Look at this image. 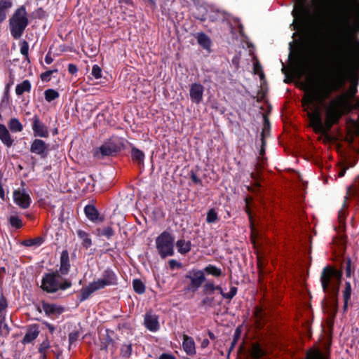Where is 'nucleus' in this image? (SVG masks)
I'll return each instance as SVG.
<instances>
[{
    "instance_id": "c9c22d12",
    "label": "nucleus",
    "mask_w": 359,
    "mask_h": 359,
    "mask_svg": "<svg viewBox=\"0 0 359 359\" xmlns=\"http://www.w3.org/2000/svg\"><path fill=\"white\" fill-rule=\"evenodd\" d=\"M8 127L12 133L22 132L23 126L18 118H11L8 122Z\"/></svg>"
},
{
    "instance_id": "8fccbe9b",
    "label": "nucleus",
    "mask_w": 359,
    "mask_h": 359,
    "mask_svg": "<svg viewBox=\"0 0 359 359\" xmlns=\"http://www.w3.org/2000/svg\"><path fill=\"white\" fill-rule=\"evenodd\" d=\"M80 335H81V332L79 330H74L73 332H72L69 334L68 338H69V346L78 340Z\"/></svg>"
},
{
    "instance_id": "5fc2aeb1",
    "label": "nucleus",
    "mask_w": 359,
    "mask_h": 359,
    "mask_svg": "<svg viewBox=\"0 0 359 359\" xmlns=\"http://www.w3.org/2000/svg\"><path fill=\"white\" fill-rule=\"evenodd\" d=\"M57 72V69H55L53 70H48L43 73H42L40 76L41 79L43 81L48 82L50 80V76L54 73Z\"/></svg>"
},
{
    "instance_id": "cd10ccee",
    "label": "nucleus",
    "mask_w": 359,
    "mask_h": 359,
    "mask_svg": "<svg viewBox=\"0 0 359 359\" xmlns=\"http://www.w3.org/2000/svg\"><path fill=\"white\" fill-rule=\"evenodd\" d=\"M42 308L47 316H50L55 313L60 314L64 311L63 307L58 306L56 304H49L45 302H42Z\"/></svg>"
},
{
    "instance_id": "a878e982",
    "label": "nucleus",
    "mask_w": 359,
    "mask_h": 359,
    "mask_svg": "<svg viewBox=\"0 0 359 359\" xmlns=\"http://www.w3.org/2000/svg\"><path fill=\"white\" fill-rule=\"evenodd\" d=\"M202 271H203L204 276H212L214 278H218L219 277L224 276V274L222 271V270L217 267L215 265L213 264H208L205 266L203 269H201Z\"/></svg>"
},
{
    "instance_id": "9d476101",
    "label": "nucleus",
    "mask_w": 359,
    "mask_h": 359,
    "mask_svg": "<svg viewBox=\"0 0 359 359\" xmlns=\"http://www.w3.org/2000/svg\"><path fill=\"white\" fill-rule=\"evenodd\" d=\"M295 20H298L300 25H302L310 16V9L306 5L305 0L300 1L294 8L292 12Z\"/></svg>"
},
{
    "instance_id": "c03bdc74",
    "label": "nucleus",
    "mask_w": 359,
    "mask_h": 359,
    "mask_svg": "<svg viewBox=\"0 0 359 359\" xmlns=\"http://www.w3.org/2000/svg\"><path fill=\"white\" fill-rule=\"evenodd\" d=\"M219 220V217L217 212L214 208H211L208 210L206 216V222L208 224L215 223Z\"/></svg>"
},
{
    "instance_id": "69168bd1",
    "label": "nucleus",
    "mask_w": 359,
    "mask_h": 359,
    "mask_svg": "<svg viewBox=\"0 0 359 359\" xmlns=\"http://www.w3.org/2000/svg\"><path fill=\"white\" fill-rule=\"evenodd\" d=\"M68 72L71 74H75L78 72V67L74 64H69L68 65Z\"/></svg>"
},
{
    "instance_id": "09e8293b",
    "label": "nucleus",
    "mask_w": 359,
    "mask_h": 359,
    "mask_svg": "<svg viewBox=\"0 0 359 359\" xmlns=\"http://www.w3.org/2000/svg\"><path fill=\"white\" fill-rule=\"evenodd\" d=\"M253 71L255 74L259 75L261 80L265 79V75L262 70V67L258 60H257L256 62H255L253 65Z\"/></svg>"
},
{
    "instance_id": "bb28decb",
    "label": "nucleus",
    "mask_w": 359,
    "mask_h": 359,
    "mask_svg": "<svg viewBox=\"0 0 359 359\" xmlns=\"http://www.w3.org/2000/svg\"><path fill=\"white\" fill-rule=\"evenodd\" d=\"M130 156L132 161L134 163L137 164L139 166L144 165L145 155L142 150L132 146Z\"/></svg>"
},
{
    "instance_id": "bf43d9fd",
    "label": "nucleus",
    "mask_w": 359,
    "mask_h": 359,
    "mask_svg": "<svg viewBox=\"0 0 359 359\" xmlns=\"http://www.w3.org/2000/svg\"><path fill=\"white\" fill-rule=\"evenodd\" d=\"M9 77H10V81L6 85L5 90H4V94H5L6 97H7L8 95L10 88L14 83V76L13 75V74L11 72H10Z\"/></svg>"
},
{
    "instance_id": "49530a36",
    "label": "nucleus",
    "mask_w": 359,
    "mask_h": 359,
    "mask_svg": "<svg viewBox=\"0 0 359 359\" xmlns=\"http://www.w3.org/2000/svg\"><path fill=\"white\" fill-rule=\"evenodd\" d=\"M132 344H123L120 351L121 356L123 358H128L131 355L132 353Z\"/></svg>"
},
{
    "instance_id": "393cba45",
    "label": "nucleus",
    "mask_w": 359,
    "mask_h": 359,
    "mask_svg": "<svg viewBox=\"0 0 359 359\" xmlns=\"http://www.w3.org/2000/svg\"><path fill=\"white\" fill-rule=\"evenodd\" d=\"M266 354V351L262 346L256 342L252 343L250 349V355L251 359H262Z\"/></svg>"
},
{
    "instance_id": "72a5a7b5",
    "label": "nucleus",
    "mask_w": 359,
    "mask_h": 359,
    "mask_svg": "<svg viewBox=\"0 0 359 359\" xmlns=\"http://www.w3.org/2000/svg\"><path fill=\"white\" fill-rule=\"evenodd\" d=\"M96 233L98 236L106 237L108 240L111 239L115 234V231L112 226H108L103 228H97L96 229Z\"/></svg>"
},
{
    "instance_id": "58836bf2",
    "label": "nucleus",
    "mask_w": 359,
    "mask_h": 359,
    "mask_svg": "<svg viewBox=\"0 0 359 359\" xmlns=\"http://www.w3.org/2000/svg\"><path fill=\"white\" fill-rule=\"evenodd\" d=\"M133 287L134 291L138 294H142L145 292V285L140 279L136 278L133 280Z\"/></svg>"
},
{
    "instance_id": "c756f323",
    "label": "nucleus",
    "mask_w": 359,
    "mask_h": 359,
    "mask_svg": "<svg viewBox=\"0 0 359 359\" xmlns=\"http://www.w3.org/2000/svg\"><path fill=\"white\" fill-rule=\"evenodd\" d=\"M12 6L11 0H0V24L6 20L8 10Z\"/></svg>"
},
{
    "instance_id": "423d86ee",
    "label": "nucleus",
    "mask_w": 359,
    "mask_h": 359,
    "mask_svg": "<svg viewBox=\"0 0 359 359\" xmlns=\"http://www.w3.org/2000/svg\"><path fill=\"white\" fill-rule=\"evenodd\" d=\"M124 148V140L117 136H112L107 140L100 147L94 149L93 156L99 159L105 156H115Z\"/></svg>"
},
{
    "instance_id": "f03ea898",
    "label": "nucleus",
    "mask_w": 359,
    "mask_h": 359,
    "mask_svg": "<svg viewBox=\"0 0 359 359\" xmlns=\"http://www.w3.org/2000/svg\"><path fill=\"white\" fill-rule=\"evenodd\" d=\"M358 84V78L353 79L348 92L330 101L325 110V122L323 121L321 114L318 109L308 113L311 126L316 134L327 135L332 126L339 123L342 116L341 107L348 105L349 99L355 97Z\"/></svg>"
},
{
    "instance_id": "e2e57ef3",
    "label": "nucleus",
    "mask_w": 359,
    "mask_h": 359,
    "mask_svg": "<svg viewBox=\"0 0 359 359\" xmlns=\"http://www.w3.org/2000/svg\"><path fill=\"white\" fill-rule=\"evenodd\" d=\"M169 267L170 269L173 270L175 269H179L182 267V264L177 262L175 259H170L168 262Z\"/></svg>"
},
{
    "instance_id": "f257e3e1",
    "label": "nucleus",
    "mask_w": 359,
    "mask_h": 359,
    "mask_svg": "<svg viewBox=\"0 0 359 359\" xmlns=\"http://www.w3.org/2000/svg\"><path fill=\"white\" fill-rule=\"evenodd\" d=\"M318 29L310 40V46L317 58L322 59L325 53L332 56L334 65V73L329 81L324 82L318 90L312 88L303 99V106L309 107L316 101H324L330 98L333 92L339 90L346 83V73L351 65L359 67V40H355L353 47L347 34L344 33L337 38V43H327V38Z\"/></svg>"
},
{
    "instance_id": "1a4fd4ad",
    "label": "nucleus",
    "mask_w": 359,
    "mask_h": 359,
    "mask_svg": "<svg viewBox=\"0 0 359 359\" xmlns=\"http://www.w3.org/2000/svg\"><path fill=\"white\" fill-rule=\"evenodd\" d=\"M185 278L189 280V283L185 287V290L191 292H196L208 280L206 276L203 275V271L196 269L190 270L185 275Z\"/></svg>"
},
{
    "instance_id": "37998d69",
    "label": "nucleus",
    "mask_w": 359,
    "mask_h": 359,
    "mask_svg": "<svg viewBox=\"0 0 359 359\" xmlns=\"http://www.w3.org/2000/svg\"><path fill=\"white\" fill-rule=\"evenodd\" d=\"M241 329L240 327L236 328L234 333H233V340H232V341L231 343V346L229 348V353H230L233 350V348L236 346V345L237 344L239 339L241 338Z\"/></svg>"
},
{
    "instance_id": "680f3d73",
    "label": "nucleus",
    "mask_w": 359,
    "mask_h": 359,
    "mask_svg": "<svg viewBox=\"0 0 359 359\" xmlns=\"http://www.w3.org/2000/svg\"><path fill=\"white\" fill-rule=\"evenodd\" d=\"M346 277H351V274L353 273V271L351 269V259H348L346 262Z\"/></svg>"
},
{
    "instance_id": "20e7f679",
    "label": "nucleus",
    "mask_w": 359,
    "mask_h": 359,
    "mask_svg": "<svg viewBox=\"0 0 359 359\" xmlns=\"http://www.w3.org/2000/svg\"><path fill=\"white\" fill-rule=\"evenodd\" d=\"M72 285L69 279L61 276L58 271L46 273L42 277L41 289L47 293H55L59 290H65Z\"/></svg>"
},
{
    "instance_id": "2f4dec72",
    "label": "nucleus",
    "mask_w": 359,
    "mask_h": 359,
    "mask_svg": "<svg viewBox=\"0 0 359 359\" xmlns=\"http://www.w3.org/2000/svg\"><path fill=\"white\" fill-rule=\"evenodd\" d=\"M175 245L178 252L181 255H186L191 250V243L189 241H186L184 239H180L176 242Z\"/></svg>"
},
{
    "instance_id": "a19ab883",
    "label": "nucleus",
    "mask_w": 359,
    "mask_h": 359,
    "mask_svg": "<svg viewBox=\"0 0 359 359\" xmlns=\"http://www.w3.org/2000/svg\"><path fill=\"white\" fill-rule=\"evenodd\" d=\"M59 96L60 94L56 90L48 88L44 91L45 100L48 102L56 100Z\"/></svg>"
},
{
    "instance_id": "6ab92c4d",
    "label": "nucleus",
    "mask_w": 359,
    "mask_h": 359,
    "mask_svg": "<svg viewBox=\"0 0 359 359\" xmlns=\"http://www.w3.org/2000/svg\"><path fill=\"white\" fill-rule=\"evenodd\" d=\"M305 359H330V351L327 348L325 352L318 348L309 350L306 354Z\"/></svg>"
},
{
    "instance_id": "ea45409f",
    "label": "nucleus",
    "mask_w": 359,
    "mask_h": 359,
    "mask_svg": "<svg viewBox=\"0 0 359 359\" xmlns=\"http://www.w3.org/2000/svg\"><path fill=\"white\" fill-rule=\"evenodd\" d=\"M44 241H45L44 238L38 236L34 238L25 240L23 241L22 244L27 247H31V246H34V245L40 246L41 245H42L44 243Z\"/></svg>"
},
{
    "instance_id": "aec40b11",
    "label": "nucleus",
    "mask_w": 359,
    "mask_h": 359,
    "mask_svg": "<svg viewBox=\"0 0 359 359\" xmlns=\"http://www.w3.org/2000/svg\"><path fill=\"white\" fill-rule=\"evenodd\" d=\"M0 140L8 148L12 147L14 142V139L12 137L8 129L2 123H0Z\"/></svg>"
},
{
    "instance_id": "864d4df0",
    "label": "nucleus",
    "mask_w": 359,
    "mask_h": 359,
    "mask_svg": "<svg viewBox=\"0 0 359 359\" xmlns=\"http://www.w3.org/2000/svg\"><path fill=\"white\" fill-rule=\"evenodd\" d=\"M269 130H270V122L268 119V118L264 116V126L262 130L261 134H263L264 132V137L266 138L268 135H269Z\"/></svg>"
},
{
    "instance_id": "7c9ffc66",
    "label": "nucleus",
    "mask_w": 359,
    "mask_h": 359,
    "mask_svg": "<svg viewBox=\"0 0 359 359\" xmlns=\"http://www.w3.org/2000/svg\"><path fill=\"white\" fill-rule=\"evenodd\" d=\"M222 304V301L217 302L216 297H210L208 296H203V298L201 299L199 306L201 308H213L216 305H220Z\"/></svg>"
},
{
    "instance_id": "9b49d317",
    "label": "nucleus",
    "mask_w": 359,
    "mask_h": 359,
    "mask_svg": "<svg viewBox=\"0 0 359 359\" xmlns=\"http://www.w3.org/2000/svg\"><path fill=\"white\" fill-rule=\"evenodd\" d=\"M100 289H104L107 286L116 285L118 284V278L115 272L109 268L105 269L102 278L95 281Z\"/></svg>"
},
{
    "instance_id": "4d7b16f0",
    "label": "nucleus",
    "mask_w": 359,
    "mask_h": 359,
    "mask_svg": "<svg viewBox=\"0 0 359 359\" xmlns=\"http://www.w3.org/2000/svg\"><path fill=\"white\" fill-rule=\"evenodd\" d=\"M237 291H238V289L236 287L231 286L230 287V291L227 293H225V295H224V299L231 300L236 295Z\"/></svg>"
},
{
    "instance_id": "0eeeda50",
    "label": "nucleus",
    "mask_w": 359,
    "mask_h": 359,
    "mask_svg": "<svg viewBox=\"0 0 359 359\" xmlns=\"http://www.w3.org/2000/svg\"><path fill=\"white\" fill-rule=\"evenodd\" d=\"M342 273L335 267L327 265L320 274V283L324 292H329L334 286L338 285L341 281Z\"/></svg>"
},
{
    "instance_id": "6e6d98bb",
    "label": "nucleus",
    "mask_w": 359,
    "mask_h": 359,
    "mask_svg": "<svg viewBox=\"0 0 359 359\" xmlns=\"http://www.w3.org/2000/svg\"><path fill=\"white\" fill-rule=\"evenodd\" d=\"M91 74L95 79H100L102 77V69L97 65H94L92 68Z\"/></svg>"
},
{
    "instance_id": "e433bc0d",
    "label": "nucleus",
    "mask_w": 359,
    "mask_h": 359,
    "mask_svg": "<svg viewBox=\"0 0 359 359\" xmlns=\"http://www.w3.org/2000/svg\"><path fill=\"white\" fill-rule=\"evenodd\" d=\"M198 44L205 49H208L211 46L210 38L204 32H199L196 36Z\"/></svg>"
},
{
    "instance_id": "dca6fc26",
    "label": "nucleus",
    "mask_w": 359,
    "mask_h": 359,
    "mask_svg": "<svg viewBox=\"0 0 359 359\" xmlns=\"http://www.w3.org/2000/svg\"><path fill=\"white\" fill-rule=\"evenodd\" d=\"M86 217L92 222H102L104 219L103 216H100L97 209L95 205L88 204L84 208Z\"/></svg>"
},
{
    "instance_id": "2eb2a0df",
    "label": "nucleus",
    "mask_w": 359,
    "mask_h": 359,
    "mask_svg": "<svg viewBox=\"0 0 359 359\" xmlns=\"http://www.w3.org/2000/svg\"><path fill=\"white\" fill-rule=\"evenodd\" d=\"M204 87L201 83H194L191 85L189 95L192 102L199 104L203 100Z\"/></svg>"
},
{
    "instance_id": "13d9d810",
    "label": "nucleus",
    "mask_w": 359,
    "mask_h": 359,
    "mask_svg": "<svg viewBox=\"0 0 359 359\" xmlns=\"http://www.w3.org/2000/svg\"><path fill=\"white\" fill-rule=\"evenodd\" d=\"M7 307H8L7 299L4 296V294H1V298H0V314H2V313L7 309Z\"/></svg>"
},
{
    "instance_id": "5701e85b",
    "label": "nucleus",
    "mask_w": 359,
    "mask_h": 359,
    "mask_svg": "<svg viewBox=\"0 0 359 359\" xmlns=\"http://www.w3.org/2000/svg\"><path fill=\"white\" fill-rule=\"evenodd\" d=\"M144 325L151 332H156L159 329L158 318L155 315L146 313L144 316Z\"/></svg>"
},
{
    "instance_id": "39448f33",
    "label": "nucleus",
    "mask_w": 359,
    "mask_h": 359,
    "mask_svg": "<svg viewBox=\"0 0 359 359\" xmlns=\"http://www.w3.org/2000/svg\"><path fill=\"white\" fill-rule=\"evenodd\" d=\"M28 14L24 5L18 8L8 20V28L14 39H20L29 25Z\"/></svg>"
},
{
    "instance_id": "a211bd4d",
    "label": "nucleus",
    "mask_w": 359,
    "mask_h": 359,
    "mask_svg": "<svg viewBox=\"0 0 359 359\" xmlns=\"http://www.w3.org/2000/svg\"><path fill=\"white\" fill-rule=\"evenodd\" d=\"M70 270L69 252L67 250H62L60 259L59 273L61 276H66Z\"/></svg>"
},
{
    "instance_id": "c85d7f7f",
    "label": "nucleus",
    "mask_w": 359,
    "mask_h": 359,
    "mask_svg": "<svg viewBox=\"0 0 359 359\" xmlns=\"http://www.w3.org/2000/svg\"><path fill=\"white\" fill-rule=\"evenodd\" d=\"M8 222L15 229H20L23 226L22 219L16 211L11 212V215L8 217Z\"/></svg>"
},
{
    "instance_id": "4c0bfd02",
    "label": "nucleus",
    "mask_w": 359,
    "mask_h": 359,
    "mask_svg": "<svg viewBox=\"0 0 359 359\" xmlns=\"http://www.w3.org/2000/svg\"><path fill=\"white\" fill-rule=\"evenodd\" d=\"M201 292L203 296L208 294H215V290L214 281L208 280L203 285Z\"/></svg>"
},
{
    "instance_id": "6e6552de",
    "label": "nucleus",
    "mask_w": 359,
    "mask_h": 359,
    "mask_svg": "<svg viewBox=\"0 0 359 359\" xmlns=\"http://www.w3.org/2000/svg\"><path fill=\"white\" fill-rule=\"evenodd\" d=\"M174 238L172 235L164 231L156 239V248L162 259L174 255Z\"/></svg>"
},
{
    "instance_id": "603ef678",
    "label": "nucleus",
    "mask_w": 359,
    "mask_h": 359,
    "mask_svg": "<svg viewBox=\"0 0 359 359\" xmlns=\"http://www.w3.org/2000/svg\"><path fill=\"white\" fill-rule=\"evenodd\" d=\"M11 330V327L4 321L1 327H0V335L6 338L9 335Z\"/></svg>"
},
{
    "instance_id": "4468645a",
    "label": "nucleus",
    "mask_w": 359,
    "mask_h": 359,
    "mask_svg": "<svg viewBox=\"0 0 359 359\" xmlns=\"http://www.w3.org/2000/svg\"><path fill=\"white\" fill-rule=\"evenodd\" d=\"M13 201L21 208L27 209L31 203V198L29 195L20 190L13 191Z\"/></svg>"
},
{
    "instance_id": "b1692460",
    "label": "nucleus",
    "mask_w": 359,
    "mask_h": 359,
    "mask_svg": "<svg viewBox=\"0 0 359 359\" xmlns=\"http://www.w3.org/2000/svg\"><path fill=\"white\" fill-rule=\"evenodd\" d=\"M38 328L39 326L36 324L30 325L22 339V343L25 344H29L36 339L39 334Z\"/></svg>"
},
{
    "instance_id": "473e14b6",
    "label": "nucleus",
    "mask_w": 359,
    "mask_h": 359,
    "mask_svg": "<svg viewBox=\"0 0 359 359\" xmlns=\"http://www.w3.org/2000/svg\"><path fill=\"white\" fill-rule=\"evenodd\" d=\"M76 233L79 239L82 241L81 245L84 248L88 249L92 245V239L89 233L81 229L77 230Z\"/></svg>"
},
{
    "instance_id": "3c124183",
    "label": "nucleus",
    "mask_w": 359,
    "mask_h": 359,
    "mask_svg": "<svg viewBox=\"0 0 359 359\" xmlns=\"http://www.w3.org/2000/svg\"><path fill=\"white\" fill-rule=\"evenodd\" d=\"M47 16L46 12L42 8H39L32 13V17L34 19H44Z\"/></svg>"
},
{
    "instance_id": "052dcab7",
    "label": "nucleus",
    "mask_w": 359,
    "mask_h": 359,
    "mask_svg": "<svg viewBox=\"0 0 359 359\" xmlns=\"http://www.w3.org/2000/svg\"><path fill=\"white\" fill-rule=\"evenodd\" d=\"M190 179L196 184H203L202 180L196 175V172L193 170L190 171Z\"/></svg>"
},
{
    "instance_id": "a18cd8bd",
    "label": "nucleus",
    "mask_w": 359,
    "mask_h": 359,
    "mask_svg": "<svg viewBox=\"0 0 359 359\" xmlns=\"http://www.w3.org/2000/svg\"><path fill=\"white\" fill-rule=\"evenodd\" d=\"M352 294L351 284L350 282L346 281L345 283L344 289L343 290V299L344 301H350Z\"/></svg>"
},
{
    "instance_id": "f3484780",
    "label": "nucleus",
    "mask_w": 359,
    "mask_h": 359,
    "mask_svg": "<svg viewBox=\"0 0 359 359\" xmlns=\"http://www.w3.org/2000/svg\"><path fill=\"white\" fill-rule=\"evenodd\" d=\"M99 290L100 289L95 281L90 283L85 287H82L80 290V294L78 297L79 302L81 303L86 301L93 292Z\"/></svg>"
},
{
    "instance_id": "338daca9",
    "label": "nucleus",
    "mask_w": 359,
    "mask_h": 359,
    "mask_svg": "<svg viewBox=\"0 0 359 359\" xmlns=\"http://www.w3.org/2000/svg\"><path fill=\"white\" fill-rule=\"evenodd\" d=\"M43 324L47 327V329L48 330V331L50 332V334L54 333V332L55 330V327L53 325H52L46 321H43Z\"/></svg>"
},
{
    "instance_id": "de8ad7c7",
    "label": "nucleus",
    "mask_w": 359,
    "mask_h": 359,
    "mask_svg": "<svg viewBox=\"0 0 359 359\" xmlns=\"http://www.w3.org/2000/svg\"><path fill=\"white\" fill-rule=\"evenodd\" d=\"M20 53L25 57L26 60H29L28 52H29V43L27 41L22 40L20 43Z\"/></svg>"
},
{
    "instance_id": "ddd939ff",
    "label": "nucleus",
    "mask_w": 359,
    "mask_h": 359,
    "mask_svg": "<svg viewBox=\"0 0 359 359\" xmlns=\"http://www.w3.org/2000/svg\"><path fill=\"white\" fill-rule=\"evenodd\" d=\"M32 130L34 137L48 138L49 132L48 127L40 120L37 115L32 118Z\"/></svg>"
},
{
    "instance_id": "f704fd0d",
    "label": "nucleus",
    "mask_w": 359,
    "mask_h": 359,
    "mask_svg": "<svg viewBox=\"0 0 359 359\" xmlns=\"http://www.w3.org/2000/svg\"><path fill=\"white\" fill-rule=\"evenodd\" d=\"M32 88L31 83L29 80H24L21 83L18 84L15 88V93L17 95H22L24 93H29Z\"/></svg>"
},
{
    "instance_id": "774afa93",
    "label": "nucleus",
    "mask_w": 359,
    "mask_h": 359,
    "mask_svg": "<svg viewBox=\"0 0 359 359\" xmlns=\"http://www.w3.org/2000/svg\"><path fill=\"white\" fill-rule=\"evenodd\" d=\"M158 359H177L176 357L170 353H162Z\"/></svg>"
},
{
    "instance_id": "f8f14e48",
    "label": "nucleus",
    "mask_w": 359,
    "mask_h": 359,
    "mask_svg": "<svg viewBox=\"0 0 359 359\" xmlns=\"http://www.w3.org/2000/svg\"><path fill=\"white\" fill-rule=\"evenodd\" d=\"M29 151L41 158H45L48 155L49 144L41 139L36 138L31 142Z\"/></svg>"
},
{
    "instance_id": "412c9836",
    "label": "nucleus",
    "mask_w": 359,
    "mask_h": 359,
    "mask_svg": "<svg viewBox=\"0 0 359 359\" xmlns=\"http://www.w3.org/2000/svg\"><path fill=\"white\" fill-rule=\"evenodd\" d=\"M266 138L264 137V132L263 134H260L259 151V156L257 158V159L258 161L257 166L258 167V168H263L264 166L265 161H266V158L264 156L265 152H266Z\"/></svg>"
},
{
    "instance_id": "4be33fe9",
    "label": "nucleus",
    "mask_w": 359,
    "mask_h": 359,
    "mask_svg": "<svg viewBox=\"0 0 359 359\" xmlns=\"http://www.w3.org/2000/svg\"><path fill=\"white\" fill-rule=\"evenodd\" d=\"M182 347L188 355L196 354V345L194 339L187 334L183 335Z\"/></svg>"
},
{
    "instance_id": "7ed1b4c3",
    "label": "nucleus",
    "mask_w": 359,
    "mask_h": 359,
    "mask_svg": "<svg viewBox=\"0 0 359 359\" xmlns=\"http://www.w3.org/2000/svg\"><path fill=\"white\" fill-rule=\"evenodd\" d=\"M338 11L344 17L345 27L359 32V0H340Z\"/></svg>"
},
{
    "instance_id": "0e129e2a",
    "label": "nucleus",
    "mask_w": 359,
    "mask_h": 359,
    "mask_svg": "<svg viewBox=\"0 0 359 359\" xmlns=\"http://www.w3.org/2000/svg\"><path fill=\"white\" fill-rule=\"evenodd\" d=\"M266 264V261L262 259L260 256H257V266L260 272H263V270Z\"/></svg>"
},
{
    "instance_id": "79ce46f5",
    "label": "nucleus",
    "mask_w": 359,
    "mask_h": 359,
    "mask_svg": "<svg viewBox=\"0 0 359 359\" xmlns=\"http://www.w3.org/2000/svg\"><path fill=\"white\" fill-rule=\"evenodd\" d=\"M110 334H114V332L109 330H106V337L104 339V341L102 346V348L107 350L109 346H111L112 347L114 346L115 341L111 337Z\"/></svg>"
}]
</instances>
